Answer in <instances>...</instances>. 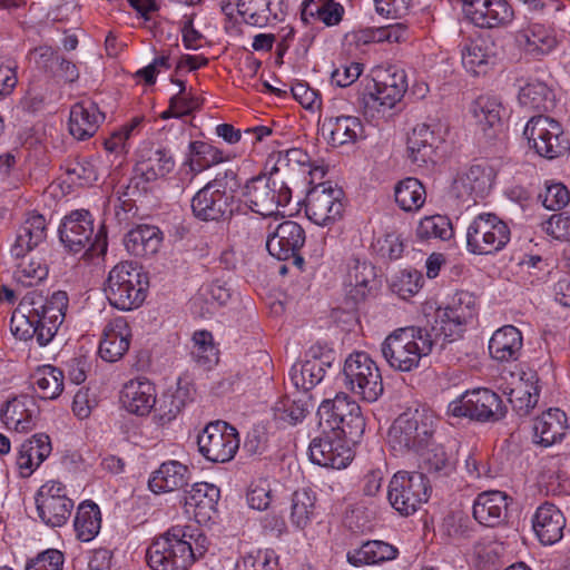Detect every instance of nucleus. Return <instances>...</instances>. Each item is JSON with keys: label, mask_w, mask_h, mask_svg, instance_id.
Segmentation results:
<instances>
[{"label": "nucleus", "mask_w": 570, "mask_h": 570, "mask_svg": "<svg viewBox=\"0 0 570 570\" xmlns=\"http://www.w3.org/2000/svg\"><path fill=\"white\" fill-rule=\"evenodd\" d=\"M308 411V404L305 400L284 397L276 403L275 417L288 424H296L306 416Z\"/></svg>", "instance_id": "69168bd1"}, {"label": "nucleus", "mask_w": 570, "mask_h": 570, "mask_svg": "<svg viewBox=\"0 0 570 570\" xmlns=\"http://www.w3.org/2000/svg\"><path fill=\"white\" fill-rule=\"evenodd\" d=\"M52 445L49 435L36 433L24 440L18 449L16 465L19 475L29 478L51 454Z\"/></svg>", "instance_id": "c85d7f7f"}, {"label": "nucleus", "mask_w": 570, "mask_h": 570, "mask_svg": "<svg viewBox=\"0 0 570 570\" xmlns=\"http://www.w3.org/2000/svg\"><path fill=\"white\" fill-rule=\"evenodd\" d=\"M73 527L80 541L89 542L96 538L101 528L99 507L92 501L81 502L76 511Z\"/></svg>", "instance_id": "8fccbe9b"}, {"label": "nucleus", "mask_w": 570, "mask_h": 570, "mask_svg": "<svg viewBox=\"0 0 570 570\" xmlns=\"http://www.w3.org/2000/svg\"><path fill=\"white\" fill-rule=\"evenodd\" d=\"M19 262L16 264L13 279L23 287H33L41 284L49 274L47 259L40 252L13 256Z\"/></svg>", "instance_id": "ea45409f"}, {"label": "nucleus", "mask_w": 570, "mask_h": 570, "mask_svg": "<svg viewBox=\"0 0 570 570\" xmlns=\"http://www.w3.org/2000/svg\"><path fill=\"white\" fill-rule=\"evenodd\" d=\"M568 429L567 414L560 409H549L535 419L533 430L538 443L550 446L563 439Z\"/></svg>", "instance_id": "4c0bfd02"}, {"label": "nucleus", "mask_w": 570, "mask_h": 570, "mask_svg": "<svg viewBox=\"0 0 570 570\" xmlns=\"http://www.w3.org/2000/svg\"><path fill=\"white\" fill-rule=\"evenodd\" d=\"M46 237V218L40 214H30L18 232L11 247V255L23 256V254L32 252L45 242Z\"/></svg>", "instance_id": "c9c22d12"}, {"label": "nucleus", "mask_w": 570, "mask_h": 570, "mask_svg": "<svg viewBox=\"0 0 570 570\" xmlns=\"http://www.w3.org/2000/svg\"><path fill=\"white\" fill-rule=\"evenodd\" d=\"M244 205L253 213L271 217L292 199V190L284 181L272 176L258 175L248 179L242 188Z\"/></svg>", "instance_id": "1a4fd4ad"}, {"label": "nucleus", "mask_w": 570, "mask_h": 570, "mask_svg": "<svg viewBox=\"0 0 570 570\" xmlns=\"http://www.w3.org/2000/svg\"><path fill=\"white\" fill-rule=\"evenodd\" d=\"M120 402L129 413L147 415L156 405V387L148 380H131L124 385Z\"/></svg>", "instance_id": "2f4dec72"}, {"label": "nucleus", "mask_w": 570, "mask_h": 570, "mask_svg": "<svg viewBox=\"0 0 570 570\" xmlns=\"http://www.w3.org/2000/svg\"><path fill=\"white\" fill-rule=\"evenodd\" d=\"M476 315L475 297L465 291L455 293L445 307L435 311L434 324L429 328L443 346L461 337L465 325Z\"/></svg>", "instance_id": "9b49d317"}, {"label": "nucleus", "mask_w": 570, "mask_h": 570, "mask_svg": "<svg viewBox=\"0 0 570 570\" xmlns=\"http://www.w3.org/2000/svg\"><path fill=\"white\" fill-rule=\"evenodd\" d=\"M191 538L183 527L170 528L148 547V566L153 570H187L196 560Z\"/></svg>", "instance_id": "39448f33"}, {"label": "nucleus", "mask_w": 570, "mask_h": 570, "mask_svg": "<svg viewBox=\"0 0 570 570\" xmlns=\"http://www.w3.org/2000/svg\"><path fill=\"white\" fill-rule=\"evenodd\" d=\"M495 173L487 163L460 170L450 187V195L461 203H476L490 191Z\"/></svg>", "instance_id": "aec40b11"}, {"label": "nucleus", "mask_w": 570, "mask_h": 570, "mask_svg": "<svg viewBox=\"0 0 570 570\" xmlns=\"http://www.w3.org/2000/svg\"><path fill=\"white\" fill-rule=\"evenodd\" d=\"M40 415V409L33 396L22 394L7 401L1 409V420L6 428L17 433L32 431Z\"/></svg>", "instance_id": "393cba45"}, {"label": "nucleus", "mask_w": 570, "mask_h": 570, "mask_svg": "<svg viewBox=\"0 0 570 570\" xmlns=\"http://www.w3.org/2000/svg\"><path fill=\"white\" fill-rule=\"evenodd\" d=\"M406 90L405 71L395 67L386 69L374 79L373 90L364 95L365 114L371 117L384 116L401 101Z\"/></svg>", "instance_id": "ddd939ff"}, {"label": "nucleus", "mask_w": 570, "mask_h": 570, "mask_svg": "<svg viewBox=\"0 0 570 570\" xmlns=\"http://www.w3.org/2000/svg\"><path fill=\"white\" fill-rule=\"evenodd\" d=\"M68 302V295L62 291L55 292L50 297L37 292L27 294L12 313V334L22 341L35 337L40 346H46L62 324Z\"/></svg>", "instance_id": "f257e3e1"}, {"label": "nucleus", "mask_w": 570, "mask_h": 570, "mask_svg": "<svg viewBox=\"0 0 570 570\" xmlns=\"http://www.w3.org/2000/svg\"><path fill=\"white\" fill-rule=\"evenodd\" d=\"M452 225L450 219L443 215H432L423 217L415 230L420 240L442 239L446 240L452 236Z\"/></svg>", "instance_id": "bf43d9fd"}, {"label": "nucleus", "mask_w": 570, "mask_h": 570, "mask_svg": "<svg viewBox=\"0 0 570 570\" xmlns=\"http://www.w3.org/2000/svg\"><path fill=\"white\" fill-rule=\"evenodd\" d=\"M532 527L542 544H553L563 537L566 518L558 507L544 502L537 509Z\"/></svg>", "instance_id": "7c9ffc66"}, {"label": "nucleus", "mask_w": 570, "mask_h": 570, "mask_svg": "<svg viewBox=\"0 0 570 570\" xmlns=\"http://www.w3.org/2000/svg\"><path fill=\"white\" fill-rule=\"evenodd\" d=\"M104 120L105 115L94 101H79L70 109L69 132L77 140H86L97 132Z\"/></svg>", "instance_id": "c756f323"}, {"label": "nucleus", "mask_w": 570, "mask_h": 570, "mask_svg": "<svg viewBox=\"0 0 570 570\" xmlns=\"http://www.w3.org/2000/svg\"><path fill=\"white\" fill-rule=\"evenodd\" d=\"M514 40L520 49L537 59L550 53L558 45L556 36L540 23L518 30Z\"/></svg>", "instance_id": "473e14b6"}, {"label": "nucleus", "mask_w": 570, "mask_h": 570, "mask_svg": "<svg viewBox=\"0 0 570 570\" xmlns=\"http://www.w3.org/2000/svg\"><path fill=\"white\" fill-rule=\"evenodd\" d=\"M539 400V390L533 383H519L511 389L509 402L513 410L520 415H528L537 405Z\"/></svg>", "instance_id": "052dcab7"}, {"label": "nucleus", "mask_w": 570, "mask_h": 570, "mask_svg": "<svg viewBox=\"0 0 570 570\" xmlns=\"http://www.w3.org/2000/svg\"><path fill=\"white\" fill-rule=\"evenodd\" d=\"M394 198L402 210L415 213L421 209L425 203V187L417 178L406 177L395 185Z\"/></svg>", "instance_id": "09e8293b"}, {"label": "nucleus", "mask_w": 570, "mask_h": 570, "mask_svg": "<svg viewBox=\"0 0 570 570\" xmlns=\"http://www.w3.org/2000/svg\"><path fill=\"white\" fill-rule=\"evenodd\" d=\"M239 443L237 430L224 421L208 423L197 436L198 452L213 463L233 460Z\"/></svg>", "instance_id": "dca6fc26"}, {"label": "nucleus", "mask_w": 570, "mask_h": 570, "mask_svg": "<svg viewBox=\"0 0 570 570\" xmlns=\"http://www.w3.org/2000/svg\"><path fill=\"white\" fill-rule=\"evenodd\" d=\"M131 330L124 317L110 320L104 331L99 344V355L107 362L120 360L129 350Z\"/></svg>", "instance_id": "cd10ccee"}, {"label": "nucleus", "mask_w": 570, "mask_h": 570, "mask_svg": "<svg viewBox=\"0 0 570 570\" xmlns=\"http://www.w3.org/2000/svg\"><path fill=\"white\" fill-rule=\"evenodd\" d=\"M436 423V416L429 409H407L390 426L389 445L395 455L420 453L433 444Z\"/></svg>", "instance_id": "f03ea898"}, {"label": "nucleus", "mask_w": 570, "mask_h": 570, "mask_svg": "<svg viewBox=\"0 0 570 570\" xmlns=\"http://www.w3.org/2000/svg\"><path fill=\"white\" fill-rule=\"evenodd\" d=\"M236 7L238 14L247 24L262 27L268 21V0H238Z\"/></svg>", "instance_id": "0e129e2a"}, {"label": "nucleus", "mask_w": 570, "mask_h": 570, "mask_svg": "<svg viewBox=\"0 0 570 570\" xmlns=\"http://www.w3.org/2000/svg\"><path fill=\"white\" fill-rule=\"evenodd\" d=\"M188 482V468L178 461L163 463L149 481V489L154 493H164L178 490Z\"/></svg>", "instance_id": "a19ab883"}, {"label": "nucleus", "mask_w": 570, "mask_h": 570, "mask_svg": "<svg viewBox=\"0 0 570 570\" xmlns=\"http://www.w3.org/2000/svg\"><path fill=\"white\" fill-rule=\"evenodd\" d=\"M518 100L529 110L549 111L554 107L553 91L538 79H531L520 87Z\"/></svg>", "instance_id": "c03bdc74"}, {"label": "nucleus", "mask_w": 570, "mask_h": 570, "mask_svg": "<svg viewBox=\"0 0 570 570\" xmlns=\"http://www.w3.org/2000/svg\"><path fill=\"white\" fill-rule=\"evenodd\" d=\"M316 511V493L309 488L296 490L291 498L289 520L297 529L311 524Z\"/></svg>", "instance_id": "3c124183"}, {"label": "nucleus", "mask_w": 570, "mask_h": 570, "mask_svg": "<svg viewBox=\"0 0 570 570\" xmlns=\"http://www.w3.org/2000/svg\"><path fill=\"white\" fill-rule=\"evenodd\" d=\"M203 99L189 90L176 94L169 100L168 109L160 114L161 119L180 118L200 109Z\"/></svg>", "instance_id": "e2e57ef3"}, {"label": "nucleus", "mask_w": 570, "mask_h": 570, "mask_svg": "<svg viewBox=\"0 0 570 570\" xmlns=\"http://www.w3.org/2000/svg\"><path fill=\"white\" fill-rule=\"evenodd\" d=\"M193 360L204 368H210L218 362V348L208 331H197L193 335Z\"/></svg>", "instance_id": "13d9d810"}, {"label": "nucleus", "mask_w": 570, "mask_h": 570, "mask_svg": "<svg viewBox=\"0 0 570 570\" xmlns=\"http://www.w3.org/2000/svg\"><path fill=\"white\" fill-rule=\"evenodd\" d=\"M235 203L234 194L226 190L223 179L217 176L191 198V210L200 220L219 222L233 216Z\"/></svg>", "instance_id": "f3484780"}, {"label": "nucleus", "mask_w": 570, "mask_h": 570, "mask_svg": "<svg viewBox=\"0 0 570 570\" xmlns=\"http://www.w3.org/2000/svg\"><path fill=\"white\" fill-rule=\"evenodd\" d=\"M523 337L519 328L505 325L497 330L489 342L490 355L500 362L517 361L521 354Z\"/></svg>", "instance_id": "f704fd0d"}, {"label": "nucleus", "mask_w": 570, "mask_h": 570, "mask_svg": "<svg viewBox=\"0 0 570 570\" xmlns=\"http://www.w3.org/2000/svg\"><path fill=\"white\" fill-rule=\"evenodd\" d=\"M321 131L333 147H338L355 142L363 131V125L354 116H331L324 119Z\"/></svg>", "instance_id": "72a5a7b5"}, {"label": "nucleus", "mask_w": 570, "mask_h": 570, "mask_svg": "<svg viewBox=\"0 0 570 570\" xmlns=\"http://www.w3.org/2000/svg\"><path fill=\"white\" fill-rule=\"evenodd\" d=\"M235 570H278V557L273 550H252L242 554Z\"/></svg>", "instance_id": "680f3d73"}, {"label": "nucleus", "mask_w": 570, "mask_h": 570, "mask_svg": "<svg viewBox=\"0 0 570 570\" xmlns=\"http://www.w3.org/2000/svg\"><path fill=\"white\" fill-rule=\"evenodd\" d=\"M147 286V277L140 267L121 262L109 272L104 291L111 306L131 311L145 301Z\"/></svg>", "instance_id": "423d86ee"}, {"label": "nucleus", "mask_w": 570, "mask_h": 570, "mask_svg": "<svg viewBox=\"0 0 570 570\" xmlns=\"http://www.w3.org/2000/svg\"><path fill=\"white\" fill-rule=\"evenodd\" d=\"M296 167L312 177L323 178L326 173L324 166L313 163L309 155L301 148H291L277 154L275 171H279L282 168L295 169Z\"/></svg>", "instance_id": "5fc2aeb1"}, {"label": "nucleus", "mask_w": 570, "mask_h": 570, "mask_svg": "<svg viewBox=\"0 0 570 570\" xmlns=\"http://www.w3.org/2000/svg\"><path fill=\"white\" fill-rule=\"evenodd\" d=\"M323 431L342 434L347 442L355 443L365 430L360 405L341 392L334 399L324 400L317 410Z\"/></svg>", "instance_id": "0eeeda50"}, {"label": "nucleus", "mask_w": 570, "mask_h": 570, "mask_svg": "<svg viewBox=\"0 0 570 570\" xmlns=\"http://www.w3.org/2000/svg\"><path fill=\"white\" fill-rule=\"evenodd\" d=\"M325 372V363L322 360H306L292 366L289 380L298 391L306 393L324 379Z\"/></svg>", "instance_id": "603ef678"}, {"label": "nucleus", "mask_w": 570, "mask_h": 570, "mask_svg": "<svg viewBox=\"0 0 570 570\" xmlns=\"http://www.w3.org/2000/svg\"><path fill=\"white\" fill-rule=\"evenodd\" d=\"M423 275L417 271H401L392 282V291L403 299L419 293L423 285Z\"/></svg>", "instance_id": "774afa93"}, {"label": "nucleus", "mask_w": 570, "mask_h": 570, "mask_svg": "<svg viewBox=\"0 0 570 570\" xmlns=\"http://www.w3.org/2000/svg\"><path fill=\"white\" fill-rule=\"evenodd\" d=\"M59 238L73 254L85 250L83 257L87 259L105 255L108 247L105 226H100L95 234L94 218L86 209L73 210L62 219Z\"/></svg>", "instance_id": "20e7f679"}, {"label": "nucleus", "mask_w": 570, "mask_h": 570, "mask_svg": "<svg viewBox=\"0 0 570 570\" xmlns=\"http://www.w3.org/2000/svg\"><path fill=\"white\" fill-rule=\"evenodd\" d=\"M342 434H328L314 438L308 446L309 459L313 463L324 468L344 469L352 460V451L344 443Z\"/></svg>", "instance_id": "b1692460"}, {"label": "nucleus", "mask_w": 570, "mask_h": 570, "mask_svg": "<svg viewBox=\"0 0 570 570\" xmlns=\"http://www.w3.org/2000/svg\"><path fill=\"white\" fill-rule=\"evenodd\" d=\"M461 59L462 66L472 76L487 75L494 63V56L483 39L465 42L461 48Z\"/></svg>", "instance_id": "79ce46f5"}, {"label": "nucleus", "mask_w": 570, "mask_h": 570, "mask_svg": "<svg viewBox=\"0 0 570 570\" xmlns=\"http://www.w3.org/2000/svg\"><path fill=\"white\" fill-rule=\"evenodd\" d=\"M466 249L473 255H495L503 250L511 239L509 225L498 215L481 213L466 228Z\"/></svg>", "instance_id": "9d476101"}, {"label": "nucleus", "mask_w": 570, "mask_h": 570, "mask_svg": "<svg viewBox=\"0 0 570 570\" xmlns=\"http://www.w3.org/2000/svg\"><path fill=\"white\" fill-rule=\"evenodd\" d=\"M66 174L73 184L90 185L98 179L97 167L91 158H78L66 167Z\"/></svg>", "instance_id": "338daca9"}, {"label": "nucleus", "mask_w": 570, "mask_h": 570, "mask_svg": "<svg viewBox=\"0 0 570 570\" xmlns=\"http://www.w3.org/2000/svg\"><path fill=\"white\" fill-rule=\"evenodd\" d=\"M343 199L344 191L337 185L332 181L317 184L306 195L305 214L316 225H331L343 215Z\"/></svg>", "instance_id": "6ab92c4d"}, {"label": "nucleus", "mask_w": 570, "mask_h": 570, "mask_svg": "<svg viewBox=\"0 0 570 570\" xmlns=\"http://www.w3.org/2000/svg\"><path fill=\"white\" fill-rule=\"evenodd\" d=\"M511 502L512 498L503 491H483L474 499L473 518L484 527L494 528L504 524L508 520Z\"/></svg>", "instance_id": "a878e982"}, {"label": "nucleus", "mask_w": 570, "mask_h": 570, "mask_svg": "<svg viewBox=\"0 0 570 570\" xmlns=\"http://www.w3.org/2000/svg\"><path fill=\"white\" fill-rule=\"evenodd\" d=\"M175 167L173 157L164 149L155 150L148 158L139 160L135 166V178L154 181L169 174Z\"/></svg>", "instance_id": "864d4df0"}, {"label": "nucleus", "mask_w": 570, "mask_h": 570, "mask_svg": "<svg viewBox=\"0 0 570 570\" xmlns=\"http://www.w3.org/2000/svg\"><path fill=\"white\" fill-rule=\"evenodd\" d=\"M430 491L423 472L399 471L390 481L387 499L401 515H411L428 501Z\"/></svg>", "instance_id": "f8f14e48"}, {"label": "nucleus", "mask_w": 570, "mask_h": 570, "mask_svg": "<svg viewBox=\"0 0 570 570\" xmlns=\"http://www.w3.org/2000/svg\"><path fill=\"white\" fill-rule=\"evenodd\" d=\"M504 410L501 397L485 387L466 391L448 407L455 417L464 416L480 422L497 421L504 415Z\"/></svg>", "instance_id": "a211bd4d"}, {"label": "nucleus", "mask_w": 570, "mask_h": 570, "mask_svg": "<svg viewBox=\"0 0 570 570\" xmlns=\"http://www.w3.org/2000/svg\"><path fill=\"white\" fill-rule=\"evenodd\" d=\"M39 519L50 528L65 525L71 517L75 502L68 488L59 480H48L35 493Z\"/></svg>", "instance_id": "2eb2a0df"}, {"label": "nucleus", "mask_w": 570, "mask_h": 570, "mask_svg": "<svg viewBox=\"0 0 570 570\" xmlns=\"http://www.w3.org/2000/svg\"><path fill=\"white\" fill-rule=\"evenodd\" d=\"M375 277L374 266L365 261L351 258L344 281L350 297L356 303L365 299L371 289L370 284L375 281Z\"/></svg>", "instance_id": "58836bf2"}, {"label": "nucleus", "mask_w": 570, "mask_h": 570, "mask_svg": "<svg viewBox=\"0 0 570 570\" xmlns=\"http://www.w3.org/2000/svg\"><path fill=\"white\" fill-rule=\"evenodd\" d=\"M230 159L228 153L207 141L194 140L189 144L187 164L194 173H202Z\"/></svg>", "instance_id": "37998d69"}, {"label": "nucleus", "mask_w": 570, "mask_h": 570, "mask_svg": "<svg viewBox=\"0 0 570 570\" xmlns=\"http://www.w3.org/2000/svg\"><path fill=\"white\" fill-rule=\"evenodd\" d=\"M125 247L136 257L155 255L161 245L163 234L156 226L139 225L129 230L125 236Z\"/></svg>", "instance_id": "e433bc0d"}, {"label": "nucleus", "mask_w": 570, "mask_h": 570, "mask_svg": "<svg viewBox=\"0 0 570 570\" xmlns=\"http://www.w3.org/2000/svg\"><path fill=\"white\" fill-rule=\"evenodd\" d=\"M416 455L421 456L420 466L424 474H430L435 479L449 476L455 470V462L452 456L443 445L436 444L434 441L432 445L416 453Z\"/></svg>", "instance_id": "49530a36"}, {"label": "nucleus", "mask_w": 570, "mask_h": 570, "mask_svg": "<svg viewBox=\"0 0 570 570\" xmlns=\"http://www.w3.org/2000/svg\"><path fill=\"white\" fill-rule=\"evenodd\" d=\"M344 11V7L335 0H305L301 16L305 22L314 19L332 27L342 21Z\"/></svg>", "instance_id": "de8ad7c7"}, {"label": "nucleus", "mask_w": 570, "mask_h": 570, "mask_svg": "<svg viewBox=\"0 0 570 570\" xmlns=\"http://www.w3.org/2000/svg\"><path fill=\"white\" fill-rule=\"evenodd\" d=\"M219 498L220 490L215 484L195 483L184 495L185 511L193 515L198 523H205L216 514Z\"/></svg>", "instance_id": "bb28decb"}, {"label": "nucleus", "mask_w": 570, "mask_h": 570, "mask_svg": "<svg viewBox=\"0 0 570 570\" xmlns=\"http://www.w3.org/2000/svg\"><path fill=\"white\" fill-rule=\"evenodd\" d=\"M463 12L479 28H503L514 19V10L507 0H463Z\"/></svg>", "instance_id": "5701e85b"}, {"label": "nucleus", "mask_w": 570, "mask_h": 570, "mask_svg": "<svg viewBox=\"0 0 570 570\" xmlns=\"http://www.w3.org/2000/svg\"><path fill=\"white\" fill-rule=\"evenodd\" d=\"M345 387L360 400L375 402L384 391L377 364L365 352L350 354L342 371Z\"/></svg>", "instance_id": "6e6552de"}, {"label": "nucleus", "mask_w": 570, "mask_h": 570, "mask_svg": "<svg viewBox=\"0 0 570 570\" xmlns=\"http://www.w3.org/2000/svg\"><path fill=\"white\" fill-rule=\"evenodd\" d=\"M305 242L304 228L294 220H285L267 236L266 248L273 257L279 261L293 258L294 263L301 266L304 259L299 253Z\"/></svg>", "instance_id": "4be33fe9"}, {"label": "nucleus", "mask_w": 570, "mask_h": 570, "mask_svg": "<svg viewBox=\"0 0 570 570\" xmlns=\"http://www.w3.org/2000/svg\"><path fill=\"white\" fill-rule=\"evenodd\" d=\"M397 549L384 541L373 540L348 552L347 560L353 566L377 564L396 558Z\"/></svg>", "instance_id": "a18cd8bd"}, {"label": "nucleus", "mask_w": 570, "mask_h": 570, "mask_svg": "<svg viewBox=\"0 0 570 570\" xmlns=\"http://www.w3.org/2000/svg\"><path fill=\"white\" fill-rule=\"evenodd\" d=\"M35 387L42 400H55L63 391V372L52 365H45L35 374Z\"/></svg>", "instance_id": "6e6d98bb"}, {"label": "nucleus", "mask_w": 570, "mask_h": 570, "mask_svg": "<svg viewBox=\"0 0 570 570\" xmlns=\"http://www.w3.org/2000/svg\"><path fill=\"white\" fill-rule=\"evenodd\" d=\"M443 141L440 121L416 125L407 137L406 154L412 165L428 168L436 163V150Z\"/></svg>", "instance_id": "412c9836"}, {"label": "nucleus", "mask_w": 570, "mask_h": 570, "mask_svg": "<svg viewBox=\"0 0 570 570\" xmlns=\"http://www.w3.org/2000/svg\"><path fill=\"white\" fill-rule=\"evenodd\" d=\"M523 134L530 146L541 157L554 159L570 149V141L561 124L551 117L533 116L527 122Z\"/></svg>", "instance_id": "4468645a"}, {"label": "nucleus", "mask_w": 570, "mask_h": 570, "mask_svg": "<svg viewBox=\"0 0 570 570\" xmlns=\"http://www.w3.org/2000/svg\"><path fill=\"white\" fill-rule=\"evenodd\" d=\"M438 340L428 327H403L393 331L381 344V353L394 371L411 372L423 356L432 352Z\"/></svg>", "instance_id": "7ed1b4c3"}, {"label": "nucleus", "mask_w": 570, "mask_h": 570, "mask_svg": "<svg viewBox=\"0 0 570 570\" xmlns=\"http://www.w3.org/2000/svg\"><path fill=\"white\" fill-rule=\"evenodd\" d=\"M473 118L483 130L493 128L501 124V114L503 111L501 102L488 95L479 96L471 105Z\"/></svg>", "instance_id": "4d7b16f0"}]
</instances>
